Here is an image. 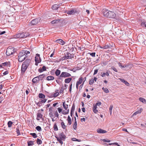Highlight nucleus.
<instances>
[{
    "label": "nucleus",
    "instance_id": "obj_1",
    "mask_svg": "<svg viewBox=\"0 0 146 146\" xmlns=\"http://www.w3.org/2000/svg\"><path fill=\"white\" fill-rule=\"evenodd\" d=\"M30 52L27 50H23L19 54L18 60L19 62H21L24 60L28 56V54H30Z\"/></svg>",
    "mask_w": 146,
    "mask_h": 146
},
{
    "label": "nucleus",
    "instance_id": "obj_2",
    "mask_svg": "<svg viewBox=\"0 0 146 146\" xmlns=\"http://www.w3.org/2000/svg\"><path fill=\"white\" fill-rule=\"evenodd\" d=\"M102 12L104 17H106L113 18L116 16V14L114 12L109 11L106 9H103Z\"/></svg>",
    "mask_w": 146,
    "mask_h": 146
},
{
    "label": "nucleus",
    "instance_id": "obj_3",
    "mask_svg": "<svg viewBox=\"0 0 146 146\" xmlns=\"http://www.w3.org/2000/svg\"><path fill=\"white\" fill-rule=\"evenodd\" d=\"M30 61V60L26 59L25 61L23 62L22 65L21 69L22 72H24L26 70L29 65Z\"/></svg>",
    "mask_w": 146,
    "mask_h": 146
},
{
    "label": "nucleus",
    "instance_id": "obj_4",
    "mask_svg": "<svg viewBox=\"0 0 146 146\" xmlns=\"http://www.w3.org/2000/svg\"><path fill=\"white\" fill-rule=\"evenodd\" d=\"M30 34L28 32H23L16 35V37L20 38H26Z\"/></svg>",
    "mask_w": 146,
    "mask_h": 146
},
{
    "label": "nucleus",
    "instance_id": "obj_5",
    "mask_svg": "<svg viewBox=\"0 0 146 146\" xmlns=\"http://www.w3.org/2000/svg\"><path fill=\"white\" fill-rule=\"evenodd\" d=\"M62 106L65 110H63L62 114L63 115H66L69 113V110L68 109V105L66 104L65 102H62Z\"/></svg>",
    "mask_w": 146,
    "mask_h": 146
},
{
    "label": "nucleus",
    "instance_id": "obj_6",
    "mask_svg": "<svg viewBox=\"0 0 146 146\" xmlns=\"http://www.w3.org/2000/svg\"><path fill=\"white\" fill-rule=\"evenodd\" d=\"M14 50L13 47L11 46H9L7 49L6 52V54L7 55L9 56L13 54L14 52Z\"/></svg>",
    "mask_w": 146,
    "mask_h": 146
},
{
    "label": "nucleus",
    "instance_id": "obj_7",
    "mask_svg": "<svg viewBox=\"0 0 146 146\" xmlns=\"http://www.w3.org/2000/svg\"><path fill=\"white\" fill-rule=\"evenodd\" d=\"M40 20V19L39 18L34 19L29 22V24L30 25H36L38 23Z\"/></svg>",
    "mask_w": 146,
    "mask_h": 146
},
{
    "label": "nucleus",
    "instance_id": "obj_8",
    "mask_svg": "<svg viewBox=\"0 0 146 146\" xmlns=\"http://www.w3.org/2000/svg\"><path fill=\"white\" fill-rule=\"evenodd\" d=\"M35 64L36 66L38 65V64L41 62V60L39 54H36L35 57Z\"/></svg>",
    "mask_w": 146,
    "mask_h": 146
},
{
    "label": "nucleus",
    "instance_id": "obj_9",
    "mask_svg": "<svg viewBox=\"0 0 146 146\" xmlns=\"http://www.w3.org/2000/svg\"><path fill=\"white\" fill-rule=\"evenodd\" d=\"M71 74L66 72H62L59 76V78L69 77L71 76Z\"/></svg>",
    "mask_w": 146,
    "mask_h": 146
},
{
    "label": "nucleus",
    "instance_id": "obj_10",
    "mask_svg": "<svg viewBox=\"0 0 146 146\" xmlns=\"http://www.w3.org/2000/svg\"><path fill=\"white\" fill-rule=\"evenodd\" d=\"M64 13L68 14L69 15H72L76 13L77 12V11L76 10L71 9L69 11H65Z\"/></svg>",
    "mask_w": 146,
    "mask_h": 146
},
{
    "label": "nucleus",
    "instance_id": "obj_11",
    "mask_svg": "<svg viewBox=\"0 0 146 146\" xmlns=\"http://www.w3.org/2000/svg\"><path fill=\"white\" fill-rule=\"evenodd\" d=\"M83 78L82 77H80L79 78L78 81L77 82L76 84V88L77 89L78 88V86L82 83L83 82Z\"/></svg>",
    "mask_w": 146,
    "mask_h": 146
},
{
    "label": "nucleus",
    "instance_id": "obj_12",
    "mask_svg": "<svg viewBox=\"0 0 146 146\" xmlns=\"http://www.w3.org/2000/svg\"><path fill=\"white\" fill-rule=\"evenodd\" d=\"M55 42L59 43L62 45H63L65 43V42L61 39H59L56 40L55 41Z\"/></svg>",
    "mask_w": 146,
    "mask_h": 146
},
{
    "label": "nucleus",
    "instance_id": "obj_13",
    "mask_svg": "<svg viewBox=\"0 0 146 146\" xmlns=\"http://www.w3.org/2000/svg\"><path fill=\"white\" fill-rule=\"evenodd\" d=\"M99 47H100L101 48H103L104 49H107L109 48H110L111 47V45L110 44H106L105 45H104L103 46H100Z\"/></svg>",
    "mask_w": 146,
    "mask_h": 146
},
{
    "label": "nucleus",
    "instance_id": "obj_14",
    "mask_svg": "<svg viewBox=\"0 0 146 146\" xmlns=\"http://www.w3.org/2000/svg\"><path fill=\"white\" fill-rule=\"evenodd\" d=\"M143 111V109L142 108H140L138 110H137L133 114V116H134L135 115H136L138 113H141V112Z\"/></svg>",
    "mask_w": 146,
    "mask_h": 146
},
{
    "label": "nucleus",
    "instance_id": "obj_15",
    "mask_svg": "<svg viewBox=\"0 0 146 146\" xmlns=\"http://www.w3.org/2000/svg\"><path fill=\"white\" fill-rule=\"evenodd\" d=\"M110 71H107L106 73L104 72H102L101 73L100 75L102 77H104L105 75H106L107 76H109V72Z\"/></svg>",
    "mask_w": 146,
    "mask_h": 146
},
{
    "label": "nucleus",
    "instance_id": "obj_16",
    "mask_svg": "<svg viewBox=\"0 0 146 146\" xmlns=\"http://www.w3.org/2000/svg\"><path fill=\"white\" fill-rule=\"evenodd\" d=\"M73 127L75 130H76L77 128V121L76 118L75 117H74V122L73 125Z\"/></svg>",
    "mask_w": 146,
    "mask_h": 146
},
{
    "label": "nucleus",
    "instance_id": "obj_17",
    "mask_svg": "<svg viewBox=\"0 0 146 146\" xmlns=\"http://www.w3.org/2000/svg\"><path fill=\"white\" fill-rule=\"evenodd\" d=\"M97 131L98 133H105L107 132L106 131L101 129H98Z\"/></svg>",
    "mask_w": 146,
    "mask_h": 146
},
{
    "label": "nucleus",
    "instance_id": "obj_18",
    "mask_svg": "<svg viewBox=\"0 0 146 146\" xmlns=\"http://www.w3.org/2000/svg\"><path fill=\"white\" fill-rule=\"evenodd\" d=\"M59 5L57 4H54L52 7V9L53 10H56L59 7Z\"/></svg>",
    "mask_w": 146,
    "mask_h": 146
},
{
    "label": "nucleus",
    "instance_id": "obj_19",
    "mask_svg": "<svg viewBox=\"0 0 146 146\" xmlns=\"http://www.w3.org/2000/svg\"><path fill=\"white\" fill-rule=\"evenodd\" d=\"M101 103L100 102H97L95 104H94L92 109H97V106H100L101 105Z\"/></svg>",
    "mask_w": 146,
    "mask_h": 146
},
{
    "label": "nucleus",
    "instance_id": "obj_20",
    "mask_svg": "<svg viewBox=\"0 0 146 146\" xmlns=\"http://www.w3.org/2000/svg\"><path fill=\"white\" fill-rule=\"evenodd\" d=\"M39 81V79H38L37 76L34 78L32 80V82L33 83H37Z\"/></svg>",
    "mask_w": 146,
    "mask_h": 146
},
{
    "label": "nucleus",
    "instance_id": "obj_21",
    "mask_svg": "<svg viewBox=\"0 0 146 146\" xmlns=\"http://www.w3.org/2000/svg\"><path fill=\"white\" fill-rule=\"evenodd\" d=\"M67 120L68 122V124L69 125H71L72 124L71 119L69 115L67 117Z\"/></svg>",
    "mask_w": 146,
    "mask_h": 146
},
{
    "label": "nucleus",
    "instance_id": "obj_22",
    "mask_svg": "<svg viewBox=\"0 0 146 146\" xmlns=\"http://www.w3.org/2000/svg\"><path fill=\"white\" fill-rule=\"evenodd\" d=\"M9 62H5L3 63H2L0 65L1 67H2V66H8L10 65Z\"/></svg>",
    "mask_w": 146,
    "mask_h": 146
},
{
    "label": "nucleus",
    "instance_id": "obj_23",
    "mask_svg": "<svg viewBox=\"0 0 146 146\" xmlns=\"http://www.w3.org/2000/svg\"><path fill=\"white\" fill-rule=\"evenodd\" d=\"M21 127L20 126H18L16 128V132L17 135H20V130H21Z\"/></svg>",
    "mask_w": 146,
    "mask_h": 146
},
{
    "label": "nucleus",
    "instance_id": "obj_24",
    "mask_svg": "<svg viewBox=\"0 0 146 146\" xmlns=\"http://www.w3.org/2000/svg\"><path fill=\"white\" fill-rule=\"evenodd\" d=\"M37 117V119L38 120H40V119L42 118V115L40 113H38Z\"/></svg>",
    "mask_w": 146,
    "mask_h": 146
},
{
    "label": "nucleus",
    "instance_id": "obj_25",
    "mask_svg": "<svg viewBox=\"0 0 146 146\" xmlns=\"http://www.w3.org/2000/svg\"><path fill=\"white\" fill-rule=\"evenodd\" d=\"M120 80L122 82L124 83L126 86H129V84L127 81L123 79H120Z\"/></svg>",
    "mask_w": 146,
    "mask_h": 146
},
{
    "label": "nucleus",
    "instance_id": "obj_26",
    "mask_svg": "<svg viewBox=\"0 0 146 146\" xmlns=\"http://www.w3.org/2000/svg\"><path fill=\"white\" fill-rule=\"evenodd\" d=\"M72 80V78H68L65 80L64 82L66 83H68L70 82Z\"/></svg>",
    "mask_w": 146,
    "mask_h": 146
},
{
    "label": "nucleus",
    "instance_id": "obj_27",
    "mask_svg": "<svg viewBox=\"0 0 146 146\" xmlns=\"http://www.w3.org/2000/svg\"><path fill=\"white\" fill-rule=\"evenodd\" d=\"M139 100L142 103L145 104L146 103V100L143 98L141 97L139 99Z\"/></svg>",
    "mask_w": 146,
    "mask_h": 146
},
{
    "label": "nucleus",
    "instance_id": "obj_28",
    "mask_svg": "<svg viewBox=\"0 0 146 146\" xmlns=\"http://www.w3.org/2000/svg\"><path fill=\"white\" fill-rule=\"evenodd\" d=\"M38 97L39 98L44 99L45 97V96L42 93H40L38 95Z\"/></svg>",
    "mask_w": 146,
    "mask_h": 146
},
{
    "label": "nucleus",
    "instance_id": "obj_29",
    "mask_svg": "<svg viewBox=\"0 0 146 146\" xmlns=\"http://www.w3.org/2000/svg\"><path fill=\"white\" fill-rule=\"evenodd\" d=\"M65 56L68 59H70L71 58V55L68 52H67L65 54Z\"/></svg>",
    "mask_w": 146,
    "mask_h": 146
},
{
    "label": "nucleus",
    "instance_id": "obj_30",
    "mask_svg": "<svg viewBox=\"0 0 146 146\" xmlns=\"http://www.w3.org/2000/svg\"><path fill=\"white\" fill-rule=\"evenodd\" d=\"M54 79V77L52 76H48L47 78L46 79L48 80H52Z\"/></svg>",
    "mask_w": 146,
    "mask_h": 146
},
{
    "label": "nucleus",
    "instance_id": "obj_31",
    "mask_svg": "<svg viewBox=\"0 0 146 146\" xmlns=\"http://www.w3.org/2000/svg\"><path fill=\"white\" fill-rule=\"evenodd\" d=\"M64 86H65V88H61L60 90V91L59 92H60V93L61 94V93H62L63 92V91L64 90L66 89V88H67V85L66 84H65L64 85Z\"/></svg>",
    "mask_w": 146,
    "mask_h": 146
},
{
    "label": "nucleus",
    "instance_id": "obj_32",
    "mask_svg": "<svg viewBox=\"0 0 146 146\" xmlns=\"http://www.w3.org/2000/svg\"><path fill=\"white\" fill-rule=\"evenodd\" d=\"M59 20H53L51 22V23L52 24H56L59 21Z\"/></svg>",
    "mask_w": 146,
    "mask_h": 146
},
{
    "label": "nucleus",
    "instance_id": "obj_33",
    "mask_svg": "<svg viewBox=\"0 0 146 146\" xmlns=\"http://www.w3.org/2000/svg\"><path fill=\"white\" fill-rule=\"evenodd\" d=\"M60 73V71L58 69H57L56 70L55 72V74L56 76H58L59 75Z\"/></svg>",
    "mask_w": 146,
    "mask_h": 146
},
{
    "label": "nucleus",
    "instance_id": "obj_34",
    "mask_svg": "<svg viewBox=\"0 0 146 146\" xmlns=\"http://www.w3.org/2000/svg\"><path fill=\"white\" fill-rule=\"evenodd\" d=\"M102 89L106 93H108L109 92V90L107 88L103 87L102 88Z\"/></svg>",
    "mask_w": 146,
    "mask_h": 146
},
{
    "label": "nucleus",
    "instance_id": "obj_35",
    "mask_svg": "<svg viewBox=\"0 0 146 146\" xmlns=\"http://www.w3.org/2000/svg\"><path fill=\"white\" fill-rule=\"evenodd\" d=\"M34 141H29L28 142V146H32L34 144Z\"/></svg>",
    "mask_w": 146,
    "mask_h": 146
},
{
    "label": "nucleus",
    "instance_id": "obj_36",
    "mask_svg": "<svg viewBox=\"0 0 146 146\" xmlns=\"http://www.w3.org/2000/svg\"><path fill=\"white\" fill-rule=\"evenodd\" d=\"M13 124V122L11 121H9L8 122L7 125L9 127H11L12 126V124Z\"/></svg>",
    "mask_w": 146,
    "mask_h": 146
},
{
    "label": "nucleus",
    "instance_id": "obj_37",
    "mask_svg": "<svg viewBox=\"0 0 146 146\" xmlns=\"http://www.w3.org/2000/svg\"><path fill=\"white\" fill-rule=\"evenodd\" d=\"M118 65L121 68H124L125 67H126L127 66L126 65H124L123 66L122 65V64L120 63V62H119L118 63Z\"/></svg>",
    "mask_w": 146,
    "mask_h": 146
},
{
    "label": "nucleus",
    "instance_id": "obj_38",
    "mask_svg": "<svg viewBox=\"0 0 146 146\" xmlns=\"http://www.w3.org/2000/svg\"><path fill=\"white\" fill-rule=\"evenodd\" d=\"M54 129L55 131H56L58 130V129L56 123H54L53 126Z\"/></svg>",
    "mask_w": 146,
    "mask_h": 146
},
{
    "label": "nucleus",
    "instance_id": "obj_39",
    "mask_svg": "<svg viewBox=\"0 0 146 146\" xmlns=\"http://www.w3.org/2000/svg\"><path fill=\"white\" fill-rule=\"evenodd\" d=\"M61 125L62 127L64 129H65L66 126L65 125V124L63 122H62L61 123Z\"/></svg>",
    "mask_w": 146,
    "mask_h": 146
},
{
    "label": "nucleus",
    "instance_id": "obj_40",
    "mask_svg": "<svg viewBox=\"0 0 146 146\" xmlns=\"http://www.w3.org/2000/svg\"><path fill=\"white\" fill-rule=\"evenodd\" d=\"M141 25L143 27H146V21L142 22L141 23Z\"/></svg>",
    "mask_w": 146,
    "mask_h": 146
},
{
    "label": "nucleus",
    "instance_id": "obj_41",
    "mask_svg": "<svg viewBox=\"0 0 146 146\" xmlns=\"http://www.w3.org/2000/svg\"><path fill=\"white\" fill-rule=\"evenodd\" d=\"M43 75H40L37 76V77L38 79H39V80H42L44 78V76H43Z\"/></svg>",
    "mask_w": 146,
    "mask_h": 146
},
{
    "label": "nucleus",
    "instance_id": "obj_42",
    "mask_svg": "<svg viewBox=\"0 0 146 146\" xmlns=\"http://www.w3.org/2000/svg\"><path fill=\"white\" fill-rule=\"evenodd\" d=\"M94 79L92 78L89 81V84L90 85H92L94 83Z\"/></svg>",
    "mask_w": 146,
    "mask_h": 146
},
{
    "label": "nucleus",
    "instance_id": "obj_43",
    "mask_svg": "<svg viewBox=\"0 0 146 146\" xmlns=\"http://www.w3.org/2000/svg\"><path fill=\"white\" fill-rule=\"evenodd\" d=\"M36 143L38 144H40L42 143V141L41 139H37V141H36Z\"/></svg>",
    "mask_w": 146,
    "mask_h": 146
},
{
    "label": "nucleus",
    "instance_id": "obj_44",
    "mask_svg": "<svg viewBox=\"0 0 146 146\" xmlns=\"http://www.w3.org/2000/svg\"><path fill=\"white\" fill-rule=\"evenodd\" d=\"M75 105H74V104H73L72 105V107L71 109V111H72V112H74V110H75Z\"/></svg>",
    "mask_w": 146,
    "mask_h": 146
},
{
    "label": "nucleus",
    "instance_id": "obj_45",
    "mask_svg": "<svg viewBox=\"0 0 146 146\" xmlns=\"http://www.w3.org/2000/svg\"><path fill=\"white\" fill-rule=\"evenodd\" d=\"M54 115H55V117L58 118L59 117V114H58V112L57 111H56L54 113Z\"/></svg>",
    "mask_w": 146,
    "mask_h": 146
},
{
    "label": "nucleus",
    "instance_id": "obj_46",
    "mask_svg": "<svg viewBox=\"0 0 146 146\" xmlns=\"http://www.w3.org/2000/svg\"><path fill=\"white\" fill-rule=\"evenodd\" d=\"M36 129L38 131H40L41 130V127L39 126L36 127Z\"/></svg>",
    "mask_w": 146,
    "mask_h": 146
},
{
    "label": "nucleus",
    "instance_id": "obj_47",
    "mask_svg": "<svg viewBox=\"0 0 146 146\" xmlns=\"http://www.w3.org/2000/svg\"><path fill=\"white\" fill-rule=\"evenodd\" d=\"M31 135H32L34 138H36L37 137V136L36 134L35 133H31Z\"/></svg>",
    "mask_w": 146,
    "mask_h": 146
},
{
    "label": "nucleus",
    "instance_id": "obj_48",
    "mask_svg": "<svg viewBox=\"0 0 146 146\" xmlns=\"http://www.w3.org/2000/svg\"><path fill=\"white\" fill-rule=\"evenodd\" d=\"M59 95V93L58 92L55 93L53 94V97L55 98Z\"/></svg>",
    "mask_w": 146,
    "mask_h": 146
},
{
    "label": "nucleus",
    "instance_id": "obj_49",
    "mask_svg": "<svg viewBox=\"0 0 146 146\" xmlns=\"http://www.w3.org/2000/svg\"><path fill=\"white\" fill-rule=\"evenodd\" d=\"M59 113H62V112L63 111V110L60 108H58L57 109Z\"/></svg>",
    "mask_w": 146,
    "mask_h": 146
},
{
    "label": "nucleus",
    "instance_id": "obj_50",
    "mask_svg": "<svg viewBox=\"0 0 146 146\" xmlns=\"http://www.w3.org/2000/svg\"><path fill=\"white\" fill-rule=\"evenodd\" d=\"M91 56H92V57H95V52H93V53H89Z\"/></svg>",
    "mask_w": 146,
    "mask_h": 146
},
{
    "label": "nucleus",
    "instance_id": "obj_51",
    "mask_svg": "<svg viewBox=\"0 0 146 146\" xmlns=\"http://www.w3.org/2000/svg\"><path fill=\"white\" fill-rule=\"evenodd\" d=\"M93 112L95 113H96L98 112V110L97 109H92Z\"/></svg>",
    "mask_w": 146,
    "mask_h": 146
},
{
    "label": "nucleus",
    "instance_id": "obj_52",
    "mask_svg": "<svg viewBox=\"0 0 146 146\" xmlns=\"http://www.w3.org/2000/svg\"><path fill=\"white\" fill-rule=\"evenodd\" d=\"M49 116L51 117V118L53 117L54 115L52 111H50L49 113Z\"/></svg>",
    "mask_w": 146,
    "mask_h": 146
},
{
    "label": "nucleus",
    "instance_id": "obj_53",
    "mask_svg": "<svg viewBox=\"0 0 146 146\" xmlns=\"http://www.w3.org/2000/svg\"><path fill=\"white\" fill-rule=\"evenodd\" d=\"M113 108V106H111L109 108V111L110 114H111L112 113V110Z\"/></svg>",
    "mask_w": 146,
    "mask_h": 146
},
{
    "label": "nucleus",
    "instance_id": "obj_54",
    "mask_svg": "<svg viewBox=\"0 0 146 146\" xmlns=\"http://www.w3.org/2000/svg\"><path fill=\"white\" fill-rule=\"evenodd\" d=\"M103 141L104 142H110V140L108 139H104L103 140Z\"/></svg>",
    "mask_w": 146,
    "mask_h": 146
},
{
    "label": "nucleus",
    "instance_id": "obj_55",
    "mask_svg": "<svg viewBox=\"0 0 146 146\" xmlns=\"http://www.w3.org/2000/svg\"><path fill=\"white\" fill-rule=\"evenodd\" d=\"M60 137L61 138H62V139H65L66 137L63 134H61L60 135Z\"/></svg>",
    "mask_w": 146,
    "mask_h": 146
},
{
    "label": "nucleus",
    "instance_id": "obj_56",
    "mask_svg": "<svg viewBox=\"0 0 146 146\" xmlns=\"http://www.w3.org/2000/svg\"><path fill=\"white\" fill-rule=\"evenodd\" d=\"M46 99H44V100H41V101L40 102L41 103H44L46 102Z\"/></svg>",
    "mask_w": 146,
    "mask_h": 146
},
{
    "label": "nucleus",
    "instance_id": "obj_57",
    "mask_svg": "<svg viewBox=\"0 0 146 146\" xmlns=\"http://www.w3.org/2000/svg\"><path fill=\"white\" fill-rule=\"evenodd\" d=\"M111 69H112L113 70H114V71L117 72V70L115 67H112L111 68Z\"/></svg>",
    "mask_w": 146,
    "mask_h": 146
},
{
    "label": "nucleus",
    "instance_id": "obj_58",
    "mask_svg": "<svg viewBox=\"0 0 146 146\" xmlns=\"http://www.w3.org/2000/svg\"><path fill=\"white\" fill-rule=\"evenodd\" d=\"M109 145H112V144L114 145H114H117L118 146H120V145L118 144V143H109Z\"/></svg>",
    "mask_w": 146,
    "mask_h": 146
},
{
    "label": "nucleus",
    "instance_id": "obj_59",
    "mask_svg": "<svg viewBox=\"0 0 146 146\" xmlns=\"http://www.w3.org/2000/svg\"><path fill=\"white\" fill-rule=\"evenodd\" d=\"M98 69H96L94 70V75L96 74L98 72Z\"/></svg>",
    "mask_w": 146,
    "mask_h": 146
},
{
    "label": "nucleus",
    "instance_id": "obj_60",
    "mask_svg": "<svg viewBox=\"0 0 146 146\" xmlns=\"http://www.w3.org/2000/svg\"><path fill=\"white\" fill-rule=\"evenodd\" d=\"M42 69L43 71H44L46 70V67L45 66H42Z\"/></svg>",
    "mask_w": 146,
    "mask_h": 146
},
{
    "label": "nucleus",
    "instance_id": "obj_61",
    "mask_svg": "<svg viewBox=\"0 0 146 146\" xmlns=\"http://www.w3.org/2000/svg\"><path fill=\"white\" fill-rule=\"evenodd\" d=\"M72 84H71V85H70V88H69V91L70 93H71L72 89Z\"/></svg>",
    "mask_w": 146,
    "mask_h": 146
},
{
    "label": "nucleus",
    "instance_id": "obj_62",
    "mask_svg": "<svg viewBox=\"0 0 146 146\" xmlns=\"http://www.w3.org/2000/svg\"><path fill=\"white\" fill-rule=\"evenodd\" d=\"M9 73V72L7 71H6L4 72L3 73V74L4 75H6L7 74H8Z\"/></svg>",
    "mask_w": 146,
    "mask_h": 146
},
{
    "label": "nucleus",
    "instance_id": "obj_63",
    "mask_svg": "<svg viewBox=\"0 0 146 146\" xmlns=\"http://www.w3.org/2000/svg\"><path fill=\"white\" fill-rule=\"evenodd\" d=\"M58 141L61 144H62L63 143V141L60 139H57Z\"/></svg>",
    "mask_w": 146,
    "mask_h": 146
},
{
    "label": "nucleus",
    "instance_id": "obj_64",
    "mask_svg": "<svg viewBox=\"0 0 146 146\" xmlns=\"http://www.w3.org/2000/svg\"><path fill=\"white\" fill-rule=\"evenodd\" d=\"M38 71L39 72H42L43 71L42 70V68L39 69L38 70Z\"/></svg>",
    "mask_w": 146,
    "mask_h": 146
}]
</instances>
